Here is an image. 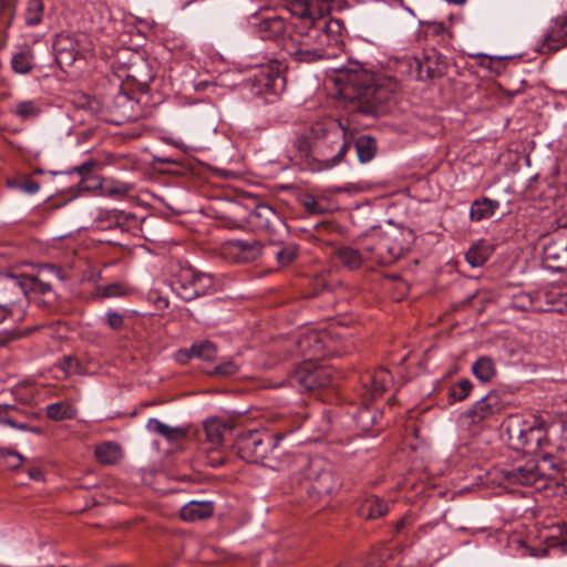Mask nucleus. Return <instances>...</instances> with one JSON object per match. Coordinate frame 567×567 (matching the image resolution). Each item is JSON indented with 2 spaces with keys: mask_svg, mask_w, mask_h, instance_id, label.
<instances>
[{
  "mask_svg": "<svg viewBox=\"0 0 567 567\" xmlns=\"http://www.w3.org/2000/svg\"><path fill=\"white\" fill-rule=\"evenodd\" d=\"M238 371V364L230 358H225L214 368L213 373L217 375H233Z\"/></svg>",
  "mask_w": 567,
  "mask_h": 567,
  "instance_id": "nucleus-45",
  "label": "nucleus"
},
{
  "mask_svg": "<svg viewBox=\"0 0 567 567\" xmlns=\"http://www.w3.org/2000/svg\"><path fill=\"white\" fill-rule=\"evenodd\" d=\"M53 50L56 63L64 70L84 58V53L91 50V43L84 33H60L54 40Z\"/></svg>",
  "mask_w": 567,
  "mask_h": 567,
  "instance_id": "nucleus-9",
  "label": "nucleus"
},
{
  "mask_svg": "<svg viewBox=\"0 0 567 567\" xmlns=\"http://www.w3.org/2000/svg\"><path fill=\"white\" fill-rule=\"evenodd\" d=\"M473 374L482 382H488L496 373L495 364L487 357L478 358L472 367Z\"/></svg>",
  "mask_w": 567,
  "mask_h": 567,
  "instance_id": "nucleus-29",
  "label": "nucleus"
},
{
  "mask_svg": "<svg viewBox=\"0 0 567 567\" xmlns=\"http://www.w3.org/2000/svg\"><path fill=\"white\" fill-rule=\"evenodd\" d=\"M23 457L13 451L0 450V470H17L21 466Z\"/></svg>",
  "mask_w": 567,
  "mask_h": 567,
  "instance_id": "nucleus-40",
  "label": "nucleus"
},
{
  "mask_svg": "<svg viewBox=\"0 0 567 567\" xmlns=\"http://www.w3.org/2000/svg\"><path fill=\"white\" fill-rule=\"evenodd\" d=\"M503 426L508 444L514 450L533 454L548 444L547 423L539 416L511 415Z\"/></svg>",
  "mask_w": 567,
  "mask_h": 567,
  "instance_id": "nucleus-4",
  "label": "nucleus"
},
{
  "mask_svg": "<svg viewBox=\"0 0 567 567\" xmlns=\"http://www.w3.org/2000/svg\"><path fill=\"white\" fill-rule=\"evenodd\" d=\"M286 30L285 19L276 14L264 17L257 23V31L265 40H277L285 34Z\"/></svg>",
  "mask_w": 567,
  "mask_h": 567,
  "instance_id": "nucleus-20",
  "label": "nucleus"
},
{
  "mask_svg": "<svg viewBox=\"0 0 567 567\" xmlns=\"http://www.w3.org/2000/svg\"><path fill=\"white\" fill-rule=\"evenodd\" d=\"M498 208L499 203L497 200L487 197L476 199L471 205L470 218L474 221H481L483 219L491 218L494 216Z\"/></svg>",
  "mask_w": 567,
  "mask_h": 567,
  "instance_id": "nucleus-22",
  "label": "nucleus"
},
{
  "mask_svg": "<svg viewBox=\"0 0 567 567\" xmlns=\"http://www.w3.org/2000/svg\"><path fill=\"white\" fill-rule=\"evenodd\" d=\"M99 295L103 298L121 297L126 293V288L122 284H111L97 288Z\"/></svg>",
  "mask_w": 567,
  "mask_h": 567,
  "instance_id": "nucleus-44",
  "label": "nucleus"
},
{
  "mask_svg": "<svg viewBox=\"0 0 567 567\" xmlns=\"http://www.w3.org/2000/svg\"><path fill=\"white\" fill-rule=\"evenodd\" d=\"M446 2L449 3H453V4H456V6H462L464 4L467 0H445Z\"/></svg>",
  "mask_w": 567,
  "mask_h": 567,
  "instance_id": "nucleus-56",
  "label": "nucleus"
},
{
  "mask_svg": "<svg viewBox=\"0 0 567 567\" xmlns=\"http://www.w3.org/2000/svg\"><path fill=\"white\" fill-rule=\"evenodd\" d=\"M261 252L262 246L255 239H230L220 247L223 258L231 262H250L259 258Z\"/></svg>",
  "mask_w": 567,
  "mask_h": 567,
  "instance_id": "nucleus-10",
  "label": "nucleus"
},
{
  "mask_svg": "<svg viewBox=\"0 0 567 567\" xmlns=\"http://www.w3.org/2000/svg\"><path fill=\"white\" fill-rule=\"evenodd\" d=\"M14 0H0V10L1 11H11L13 7Z\"/></svg>",
  "mask_w": 567,
  "mask_h": 567,
  "instance_id": "nucleus-53",
  "label": "nucleus"
},
{
  "mask_svg": "<svg viewBox=\"0 0 567 567\" xmlns=\"http://www.w3.org/2000/svg\"><path fill=\"white\" fill-rule=\"evenodd\" d=\"M361 381L365 389L362 393V400L367 403L381 396L392 385L393 378L388 369L380 368L373 372L365 373Z\"/></svg>",
  "mask_w": 567,
  "mask_h": 567,
  "instance_id": "nucleus-12",
  "label": "nucleus"
},
{
  "mask_svg": "<svg viewBox=\"0 0 567 567\" xmlns=\"http://www.w3.org/2000/svg\"><path fill=\"white\" fill-rule=\"evenodd\" d=\"M252 216L260 219L259 225L266 228L274 227L275 223L279 219L276 210L267 204L258 205L255 208Z\"/></svg>",
  "mask_w": 567,
  "mask_h": 567,
  "instance_id": "nucleus-35",
  "label": "nucleus"
},
{
  "mask_svg": "<svg viewBox=\"0 0 567 567\" xmlns=\"http://www.w3.org/2000/svg\"><path fill=\"white\" fill-rule=\"evenodd\" d=\"M312 136L311 132H305L296 136L293 141V147L297 150L300 158H307L312 152Z\"/></svg>",
  "mask_w": 567,
  "mask_h": 567,
  "instance_id": "nucleus-38",
  "label": "nucleus"
},
{
  "mask_svg": "<svg viewBox=\"0 0 567 567\" xmlns=\"http://www.w3.org/2000/svg\"><path fill=\"white\" fill-rule=\"evenodd\" d=\"M257 80L267 90L274 92H277L279 84L284 83V79L280 76L279 72L269 68L261 69L257 75Z\"/></svg>",
  "mask_w": 567,
  "mask_h": 567,
  "instance_id": "nucleus-36",
  "label": "nucleus"
},
{
  "mask_svg": "<svg viewBox=\"0 0 567 567\" xmlns=\"http://www.w3.org/2000/svg\"><path fill=\"white\" fill-rule=\"evenodd\" d=\"M215 506L212 501H190L179 512L181 518L185 522H197L210 517Z\"/></svg>",
  "mask_w": 567,
  "mask_h": 567,
  "instance_id": "nucleus-19",
  "label": "nucleus"
},
{
  "mask_svg": "<svg viewBox=\"0 0 567 567\" xmlns=\"http://www.w3.org/2000/svg\"><path fill=\"white\" fill-rule=\"evenodd\" d=\"M214 279L209 274L193 267L181 268L172 281L173 291L184 301H192L213 291Z\"/></svg>",
  "mask_w": 567,
  "mask_h": 567,
  "instance_id": "nucleus-7",
  "label": "nucleus"
},
{
  "mask_svg": "<svg viewBox=\"0 0 567 567\" xmlns=\"http://www.w3.org/2000/svg\"><path fill=\"white\" fill-rule=\"evenodd\" d=\"M516 306L522 310H532V311H548L549 308L543 307V305L538 300V293H523L516 300Z\"/></svg>",
  "mask_w": 567,
  "mask_h": 567,
  "instance_id": "nucleus-39",
  "label": "nucleus"
},
{
  "mask_svg": "<svg viewBox=\"0 0 567 567\" xmlns=\"http://www.w3.org/2000/svg\"><path fill=\"white\" fill-rule=\"evenodd\" d=\"M30 478L34 481H40L43 478V472L40 468H31L28 472Z\"/></svg>",
  "mask_w": 567,
  "mask_h": 567,
  "instance_id": "nucleus-52",
  "label": "nucleus"
},
{
  "mask_svg": "<svg viewBox=\"0 0 567 567\" xmlns=\"http://www.w3.org/2000/svg\"><path fill=\"white\" fill-rule=\"evenodd\" d=\"M359 161L367 163L375 155V142L370 136H361L355 142Z\"/></svg>",
  "mask_w": 567,
  "mask_h": 567,
  "instance_id": "nucleus-33",
  "label": "nucleus"
},
{
  "mask_svg": "<svg viewBox=\"0 0 567 567\" xmlns=\"http://www.w3.org/2000/svg\"><path fill=\"white\" fill-rule=\"evenodd\" d=\"M25 282L13 276L0 279V321L6 319L20 296L25 297Z\"/></svg>",
  "mask_w": 567,
  "mask_h": 567,
  "instance_id": "nucleus-14",
  "label": "nucleus"
},
{
  "mask_svg": "<svg viewBox=\"0 0 567 567\" xmlns=\"http://www.w3.org/2000/svg\"><path fill=\"white\" fill-rule=\"evenodd\" d=\"M301 204L305 209L310 214H322L324 209L320 206V203L316 199L315 196L310 194H306L301 198Z\"/></svg>",
  "mask_w": 567,
  "mask_h": 567,
  "instance_id": "nucleus-46",
  "label": "nucleus"
},
{
  "mask_svg": "<svg viewBox=\"0 0 567 567\" xmlns=\"http://www.w3.org/2000/svg\"><path fill=\"white\" fill-rule=\"evenodd\" d=\"M368 250L371 252L370 261L379 265H390L403 252V248L389 236L380 237L373 247H368Z\"/></svg>",
  "mask_w": 567,
  "mask_h": 567,
  "instance_id": "nucleus-15",
  "label": "nucleus"
},
{
  "mask_svg": "<svg viewBox=\"0 0 567 567\" xmlns=\"http://www.w3.org/2000/svg\"><path fill=\"white\" fill-rule=\"evenodd\" d=\"M565 47H567V16H559L553 20L540 51L543 53H554Z\"/></svg>",
  "mask_w": 567,
  "mask_h": 567,
  "instance_id": "nucleus-16",
  "label": "nucleus"
},
{
  "mask_svg": "<svg viewBox=\"0 0 567 567\" xmlns=\"http://www.w3.org/2000/svg\"><path fill=\"white\" fill-rule=\"evenodd\" d=\"M105 322L113 330H120L124 327V316L115 310H107Z\"/></svg>",
  "mask_w": 567,
  "mask_h": 567,
  "instance_id": "nucleus-47",
  "label": "nucleus"
},
{
  "mask_svg": "<svg viewBox=\"0 0 567 567\" xmlns=\"http://www.w3.org/2000/svg\"><path fill=\"white\" fill-rule=\"evenodd\" d=\"M95 457L99 463L104 465H114L123 456L121 446L115 442H104L95 447Z\"/></svg>",
  "mask_w": 567,
  "mask_h": 567,
  "instance_id": "nucleus-23",
  "label": "nucleus"
},
{
  "mask_svg": "<svg viewBox=\"0 0 567 567\" xmlns=\"http://www.w3.org/2000/svg\"><path fill=\"white\" fill-rule=\"evenodd\" d=\"M176 360L181 363H186L190 358H195L192 353V347L188 350H179L176 355Z\"/></svg>",
  "mask_w": 567,
  "mask_h": 567,
  "instance_id": "nucleus-49",
  "label": "nucleus"
},
{
  "mask_svg": "<svg viewBox=\"0 0 567 567\" xmlns=\"http://www.w3.org/2000/svg\"><path fill=\"white\" fill-rule=\"evenodd\" d=\"M389 511L383 499L375 495L368 496L359 508V514L365 519H375L385 515Z\"/></svg>",
  "mask_w": 567,
  "mask_h": 567,
  "instance_id": "nucleus-24",
  "label": "nucleus"
},
{
  "mask_svg": "<svg viewBox=\"0 0 567 567\" xmlns=\"http://www.w3.org/2000/svg\"><path fill=\"white\" fill-rule=\"evenodd\" d=\"M204 430L210 443L219 444L229 429L220 419L212 417L204 423Z\"/></svg>",
  "mask_w": 567,
  "mask_h": 567,
  "instance_id": "nucleus-28",
  "label": "nucleus"
},
{
  "mask_svg": "<svg viewBox=\"0 0 567 567\" xmlns=\"http://www.w3.org/2000/svg\"><path fill=\"white\" fill-rule=\"evenodd\" d=\"M334 254L338 261L350 271L360 269L371 258L368 247L361 251L352 246L344 245L338 247Z\"/></svg>",
  "mask_w": 567,
  "mask_h": 567,
  "instance_id": "nucleus-18",
  "label": "nucleus"
},
{
  "mask_svg": "<svg viewBox=\"0 0 567 567\" xmlns=\"http://www.w3.org/2000/svg\"><path fill=\"white\" fill-rule=\"evenodd\" d=\"M543 262L551 271L567 270V236L556 234L544 245Z\"/></svg>",
  "mask_w": 567,
  "mask_h": 567,
  "instance_id": "nucleus-11",
  "label": "nucleus"
},
{
  "mask_svg": "<svg viewBox=\"0 0 567 567\" xmlns=\"http://www.w3.org/2000/svg\"><path fill=\"white\" fill-rule=\"evenodd\" d=\"M32 289L39 290L42 293H45L47 291H49L51 289V286L49 284L32 281Z\"/></svg>",
  "mask_w": 567,
  "mask_h": 567,
  "instance_id": "nucleus-51",
  "label": "nucleus"
},
{
  "mask_svg": "<svg viewBox=\"0 0 567 567\" xmlns=\"http://www.w3.org/2000/svg\"><path fill=\"white\" fill-rule=\"evenodd\" d=\"M547 463L548 461L544 460L539 465L535 460H527L517 462L512 466L502 467L503 484L534 486L537 491H540L548 486L549 481L556 482L555 477L542 472V466L547 465Z\"/></svg>",
  "mask_w": 567,
  "mask_h": 567,
  "instance_id": "nucleus-6",
  "label": "nucleus"
},
{
  "mask_svg": "<svg viewBox=\"0 0 567 567\" xmlns=\"http://www.w3.org/2000/svg\"><path fill=\"white\" fill-rule=\"evenodd\" d=\"M334 336L339 334L332 330L323 332L312 328L306 329L295 339L292 354L302 357L307 362L342 355L343 351L337 348Z\"/></svg>",
  "mask_w": 567,
  "mask_h": 567,
  "instance_id": "nucleus-5",
  "label": "nucleus"
},
{
  "mask_svg": "<svg viewBox=\"0 0 567 567\" xmlns=\"http://www.w3.org/2000/svg\"><path fill=\"white\" fill-rule=\"evenodd\" d=\"M135 102L128 96L127 93L120 92L113 103V112L117 115L116 122L132 121L136 118L133 112Z\"/></svg>",
  "mask_w": 567,
  "mask_h": 567,
  "instance_id": "nucleus-25",
  "label": "nucleus"
},
{
  "mask_svg": "<svg viewBox=\"0 0 567 567\" xmlns=\"http://www.w3.org/2000/svg\"><path fill=\"white\" fill-rule=\"evenodd\" d=\"M473 384L468 379H462L453 384L449 390L451 402H458L465 400L472 391Z\"/></svg>",
  "mask_w": 567,
  "mask_h": 567,
  "instance_id": "nucleus-37",
  "label": "nucleus"
},
{
  "mask_svg": "<svg viewBox=\"0 0 567 567\" xmlns=\"http://www.w3.org/2000/svg\"><path fill=\"white\" fill-rule=\"evenodd\" d=\"M127 190H128V188L125 187L124 185H122V186H118L115 188L107 189V193L122 195V194H125Z\"/></svg>",
  "mask_w": 567,
  "mask_h": 567,
  "instance_id": "nucleus-54",
  "label": "nucleus"
},
{
  "mask_svg": "<svg viewBox=\"0 0 567 567\" xmlns=\"http://www.w3.org/2000/svg\"><path fill=\"white\" fill-rule=\"evenodd\" d=\"M506 402L499 392L492 391L478 400L468 411V416L473 423H478L495 414L501 413L505 409Z\"/></svg>",
  "mask_w": 567,
  "mask_h": 567,
  "instance_id": "nucleus-13",
  "label": "nucleus"
},
{
  "mask_svg": "<svg viewBox=\"0 0 567 567\" xmlns=\"http://www.w3.org/2000/svg\"><path fill=\"white\" fill-rule=\"evenodd\" d=\"M192 353L203 361H212L217 355V347L208 340H202L192 344Z\"/></svg>",
  "mask_w": 567,
  "mask_h": 567,
  "instance_id": "nucleus-32",
  "label": "nucleus"
},
{
  "mask_svg": "<svg viewBox=\"0 0 567 567\" xmlns=\"http://www.w3.org/2000/svg\"><path fill=\"white\" fill-rule=\"evenodd\" d=\"M364 408H362L357 414V423L361 426L362 430L369 431L377 422V413L369 409L368 403L364 402Z\"/></svg>",
  "mask_w": 567,
  "mask_h": 567,
  "instance_id": "nucleus-41",
  "label": "nucleus"
},
{
  "mask_svg": "<svg viewBox=\"0 0 567 567\" xmlns=\"http://www.w3.org/2000/svg\"><path fill=\"white\" fill-rule=\"evenodd\" d=\"M158 161H159V162H162V163H169V161H168V159H165V158H161V159H158Z\"/></svg>",
  "mask_w": 567,
  "mask_h": 567,
  "instance_id": "nucleus-57",
  "label": "nucleus"
},
{
  "mask_svg": "<svg viewBox=\"0 0 567 567\" xmlns=\"http://www.w3.org/2000/svg\"><path fill=\"white\" fill-rule=\"evenodd\" d=\"M293 381L307 390L324 388L330 384V377L326 370L320 367L303 365L298 369Z\"/></svg>",
  "mask_w": 567,
  "mask_h": 567,
  "instance_id": "nucleus-17",
  "label": "nucleus"
},
{
  "mask_svg": "<svg viewBox=\"0 0 567 567\" xmlns=\"http://www.w3.org/2000/svg\"><path fill=\"white\" fill-rule=\"evenodd\" d=\"M339 81L343 83L341 94L346 99L358 100L362 112L375 115L386 112L392 92L383 80L357 70L342 72Z\"/></svg>",
  "mask_w": 567,
  "mask_h": 567,
  "instance_id": "nucleus-2",
  "label": "nucleus"
},
{
  "mask_svg": "<svg viewBox=\"0 0 567 567\" xmlns=\"http://www.w3.org/2000/svg\"><path fill=\"white\" fill-rule=\"evenodd\" d=\"M146 429L165 437L169 442L179 441L185 436V431L182 427L169 426L155 417L147 421Z\"/></svg>",
  "mask_w": 567,
  "mask_h": 567,
  "instance_id": "nucleus-26",
  "label": "nucleus"
},
{
  "mask_svg": "<svg viewBox=\"0 0 567 567\" xmlns=\"http://www.w3.org/2000/svg\"><path fill=\"white\" fill-rule=\"evenodd\" d=\"M406 523H408V516L402 517L400 520H398V523L395 525L396 532H400L401 529H403L405 527Z\"/></svg>",
  "mask_w": 567,
  "mask_h": 567,
  "instance_id": "nucleus-55",
  "label": "nucleus"
},
{
  "mask_svg": "<svg viewBox=\"0 0 567 567\" xmlns=\"http://www.w3.org/2000/svg\"><path fill=\"white\" fill-rule=\"evenodd\" d=\"M94 166L93 162H86L76 167V172L81 175H87L92 172Z\"/></svg>",
  "mask_w": 567,
  "mask_h": 567,
  "instance_id": "nucleus-50",
  "label": "nucleus"
},
{
  "mask_svg": "<svg viewBox=\"0 0 567 567\" xmlns=\"http://www.w3.org/2000/svg\"><path fill=\"white\" fill-rule=\"evenodd\" d=\"M331 143L336 145L337 153L330 159H327V162H329L330 166H334L343 159L344 155L351 146V142L347 141L343 134L341 138L338 141H331Z\"/></svg>",
  "mask_w": 567,
  "mask_h": 567,
  "instance_id": "nucleus-42",
  "label": "nucleus"
},
{
  "mask_svg": "<svg viewBox=\"0 0 567 567\" xmlns=\"http://www.w3.org/2000/svg\"><path fill=\"white\" fill-rule=\"evenodd\" d=\"M281 437L258 430L241 433L236 442L238 454L249 463H261L276 471L289 470L295 461L293 455L286 454L282 460L268 455L269 452L275 453Z\"/></svg>",
  "mask_w": 567,
  "mask_h": 567,
  "instance_id": "nucleus-3",
  "label": "nucleus"
},
{
  "mask_svg": "<svg viewBox=\"0 0 567 567\" xmlns=\"http://www.w3.org/2000/svg\"><path fill=\"white\" fill-rule=\"evenodd\" d=\"M20 188L25 193L35 194L40 189V186L37 182L27 179L20 185Z\"/></svg>",
  "mask_w": 567,
  "mask_h": 567,
  "instance_id": "nucleus-48",
  "label": "nucleus"
},
{
  "mask_svg": "<svg viewBox=\"0 0 567 567\" xmlns=\"http://www.w3.org/2000/svg\"><path fill=\"white\" fill-rule=\"evenodd\" d=\"M11 65L16 73L25 74L30 72L34 65L32 52L30 50H23L16 53L12 56Z\"/></svg>",
  "mask_w": 567,
  "mask_h": 567,
  "instance_id": "nucleus-31",
  "label": "nucleus"
},
{
  "mask_svg": "<svg viewBox=\"0 0 567 567\" xmlns=\"http://www.w3.org/2000/svg\"><path fill=\"white\" fill-rule=\"evenodd\" d=\"M11 112L19 118L27 121L39 116L41 113V105L38 101H20L16 104Z\"/></svg>",
  "mask_w": 567,
  "mask_h": 567,
  "instance_id": "nucleus-30",
  "label": "nucleus"
},
{
  "mask_svg": "<svg viewBox=\"0 0 567 567\" xmlns=\"http://www.w3.org/2000/svg\"><path fill=\"white\" fill-rule=\"evenodd\" d=\"M76 409L68 402H55L47 406V416L53 421L71 420L76 415Z\"/></svg>",
  "mask_w": 567,
  "mask_h": 567,
  "instance_id": "nucleus-27",
  "label": "nucleus"
},
{
  "mask_svg": "<svg viewBox=\"0 0 567 567\" xmlns=\"http://www.w3.org/2000/svg\"><path fill=\"white\" fill-rule=\"evenodd\" d=\"M493 254V246L485 239L474 243L465 254L466 261L474 268L482 267Z\"/></svg>",
  "mask_w": 567,
  "mask_h": 567,
  "instance_id": "nucleus-21",
  "label": "nucleus"
},
{
  "mask_svg": "<svg viewBox=\"0 0 567 567\" xmlns=\"http://www.w3.org/2000/svg\"><path fill=\"white\" fill-rule=\"evenodd\" d=\"M296 462V458L295 461ZM301 465H307L305 477L309 482L311 493L319 496L328 495L338 488L339 480L333 472L332 464L323 457L316 456L309 461L303 457L297 460Z\"/></svg>",
  "mask_w": 567,
  "mask_h": 567,
  "instance_id": "nucleus-8",
  "label": "nucleus"
},
{
  "mask_svg": "<svg viewBox=\"0 0 567 567\" xmlns=\"http://www.w3.org/2000/svg\"><path fill=\"white\" fill-rule=\"evenodd\" d=\"M43 11L42 0H29L24 13L25 23L30 27L39 24L42 21Z\"/></svg>",
  "mask_w": 567,
  "mask_h": 567,
  "instance_id": "nucleus-34",
  "label": "nucleus"
},
{
  "mask_svg": "<svg viewBox=\"0 0 567 567\" xmlns=\"http://www.w3.org/2000/svg\"><path fill=\"white\" fill-rule=\"evenodd\" d=\"M288 10L300 20L288 44V52L297 62L310 63L337 54L342 24L327 18L330 0H291Z\"/></svg>",
  "mask_w": 567,
  "mask_h": 567,
  "instance_id": "nucleus-1",
  "label": "nucleus"
},
{
  "mask_svg": "<svg viewBox=\"0 0 567 567\" xmlns=\"http://www.w3.org/2000/svg\"><path fill=\"white\" fill-rule=\"evenodd\" d=\"M298 249L295 245H288L275 252V257L282 266L289 265L297 257Z\"/></svg>",
  "mask_w": 567,
  "mask_h": 567,
  "instance_id": "nucleus-43",
  "label": "nucleus"
}]
</instances>
